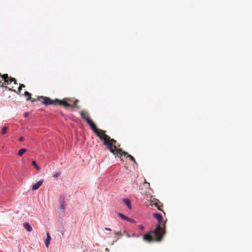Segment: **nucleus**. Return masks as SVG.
Returning <instances> with one entry per match:
<instances>
[{
	"mask_svg": "<svg viewBox=\"0 0 252 252\" xmlns=\"http://www.w3.org/2000/svg\"><path fill=\"white\" fill-rule=\"evenodd\" d=\"M19 140L20 141H23V140H24V137H20L19 138Z\"/></svg>",
	"mask_w": 252,
	"mask_h": 252,
	"instance_id": "nucleus-25",
	"label": "nucleus"
},
{
	"mask_svg": "<svg viewBox=\"0 0 252 252\" xmlns=\"http://www.w3.org/2000/svg\"><path fill=\"white\" fill-rule=\"evenodd\" d=\"M43 183L42 180H39L35 184H33L32 187V189L33 190H36L39 189V188L42 185Z\"/></svg>",
	"mask_w": 252,
	"mask_h": 252,
	"instance_id": "nucleus-6",
	"label": "nucleus"
},
{
	"mask_svg": "<svg viewBox=\"0 0 252 252\" xmlns=\"http://www.w3.org/2000/svg\"><path fill=\"white\" fill-rule=\"evenodd\" d=\"M8 79H6V81H4L5 84L8 85L12 82H14V84H17L16 80L14 78H9V81Z\"/></svg>",
	"mask_w": 252,
	"mask_h": 252,
	"instance_id": "nucleus-13",
	"label": "nucleus"
},
{
	"mask_svg": "<svg viewBox=\"0 0 252 252\" xmlns=\"http://www.w3.org/2000/svg\"><path fill=\"white\" fill-rule=\"evenodd\" d=\"M1 87H4L6 89H8L10 91H13V92H16V90H13V89H11V88H8L6 86H3V85H1Z\"/></svg>",
	"mask_w": 252,
	"mask_h": 252,
	"instance_id": "nucleus-23",
	"label": "nucleus"
},
{
	"mask_svg": "<svg viewBox=\"0 0 252 252\" xmlns=\"http://www.w3.org/2000/svg\"><path fill=\"white\" fill-rule=\"evenodd\" d=\"M153 216L157 220H162V216L161 214L158 213H155L153 214Z\"/></svg>",
	"mask_w": 252,
	"mask_h": 252,
	"instance_id": "nucleus-8",
	"label": "nucleus"
},
{
	"mask_svg": "<svg viewBox=\"0 0 252 252\" xmlns=\"http://www.w3.org/2000/svg\"><path fill=\"white\" fill-rule=\"evenodd\" d=\"M55 101L59 102L60 105H63L65 107H73L72 105L67 103L65 100H60L59 99L56 98Z\"/></svg>",
	"mask_w": 252,
	"mask_h": 252,
	"instance_id": "nucleus-5",
	"label": "nucleus"
},
{
	"mask_svg": "<svg viewBox=\"0 0 252 252\" xmlns=\"http://www.w3.org/2000/svg\"><path fill=\"white\" fill-rule=\"evenodd\" d=\"M116 142V140H115L114 139H111L110 138V140H109V143L111 144V147H112V148L113 149V151H114V152L113 153V154H115V151H117L118 150L116 149V146H114V148H115V149H114L113 148H112V144H114Z\"/></svg>",
	"mask_w": 252,
	"mask_h": 252,
	"instance_id": "nucleus-15",
	"label": "nucleus"
},
{
	"mask_svg": "<svg viewBox=\"0 0 252 252\" xmlns=\"http://www.w3.org/2000/svg\"><path fill=\"white\" fill-rule=\"evenodd\" d=\"M26 151L27 150L26 149L22 148L19 150L18 154L19 156H22L23 154L26 152Z\"/></svg>",
	"mask_w": 252,
	"mask_h": 252,
	"instance_id": "nucleus-16",
	"label": "nucleus"
},
{
	"mask_svg": "<svg viewBox=\"0 0 252 252\" xmlns=\"http://www.w3.org/2000/svg\"><path fill=\"white\" fill-rule=\"evenodd\" d=\"M117 153H118V155H117L118 156H120V157H122V155H124L125 156V157H126V156L127 155V156L128 157H129L130 158V159L132 161H133L135 164L137 165V163H136L134 158L132 156L128 155L127 153L123 152L121 149H118Z\"/></svg>",
	"mask_w": 252,
	"mask_h": 252,
	"instance_id": "nucleus-4",
	"label": "nucleus"
},
{
	"mask_svg": "<svg viewBox=\"0 0 252 252\" xmlns=\"http://www.w3.org/2000/svg\"><path fill=\"white\" fill-rule=\"evenodd\" d=\"M43 99L42 103H43V104H44L46 106H48V105H52V104H55V102H56L55 101V99L54 100H53L50 98H49L48 97H46V96H39L38 97V99Z\"/></svg>",
	"mask_w": 252,
	"mask_h": 252,
	"instance_id": "nucleus-3",
	"label": "nucleus"
},
{
	"mask_svg": "<svg viewBox=\"0 0 252 252\" xmlns=\"http://www.w3.org/2000/svg\"><path fill=\"white\" fill-rule=\"evenodd\" d=\"M23 226L27 231H28V232L32 231V227L28 222H27L24 223Z\"/></svg>",
	"mask_w": 252,
	"mask_h": 252,
	"instance_id": "nucleus-10",
	"label": "nucleus"
},
{
	"mask_svg": "<svg viewBox=\"0 0 252 252\" xmlns=\"http://www.w3.org/2000/svg\"><path fill=\"white\" fill-rule=\"evenodd\" d=\"M86 122L100 139L103 141L104 144L107 146L110 152L113 153V149L112 148L111 144L109 143L110 137L105 134L103 130L97 129L95 124L91 119L86 120Z\"/></svg>",
	"mask_w": 252,
	"mask_h": 252,
	"instance_id": "nucleus-2",
	"label": "nucleus"
},
{
	"mask_svg": "<svg viewBox=\"0 0 252 252\" xmlns=\"http://www.w3.org/2000/svg\"><path fill=\"white\" fill-rule=\"evenodd\" d=\"M8 129V127L6 126H3L1 129V134H5Z\"/></svg>",
	"mask_w": 252,
	"mask_h": 252,
	"instance_id": "nucleus-18",
	"label": "nucleus"
},
{
	"mask_svg": "<svg viewBox=\"0 0 252 252\" xmlns=\"http://www.w3.org/2000/svg\"><path fill=\"white\" fill-rule=\"evenodd\" d=\"M25 85L20 84L19 87L18 88V92H20V90H22V88H25Z\"/></svg>",
	"mask_w": 252,
	"mask_h": 252,
	"instance_id": "nucleus-22",
	"label": "nucleus"
},
{
	"mask_svg": "<svg viewBox=\"0 0 252 252\" xmlns=\"http://www.w3.org/2000/svg\"><path fill=\"white\" fill-rule=\"evenodd\" d=\"M51 240V237L49 234V233H47V238H46V239L45 241V246L47 248L49 246V245L50 243V241Z\"/></svg>",
	"mask_w": 252,
	"mask_h": 252,
	"instance_id": "nucleus-11",
	"label": "nucleus"
},
{
	"mask_svg": "<svg viewBox=\"0 0 252 252\" xmlns=\"http://www.w3.org/2000/svg\"><path fill=\"white\" fill-rule=\"evenodd\" d=\"M140 228L141 229V230H143L144 229V227L143 225H140Z\"/></svg>",
	"mask_w": 252,
	"mask_h": 252,
	"instance_id": "nucleus-28",
	"label": "nucleus"
},
{
	"mask_svg": "<svg viewBox=\"0 0 252 252\" xmlns=\"http://www.w3.org/2000/svg\"><path fill=\"white\" fill-rule=\"evenodd\" d=\"M123 202L125 203L128 209H131V201L127 198H124L123 199Z\"/></svg>",
	"mask_w": 252,
	"mask_h": 252,
	"instance_id": "nucleus-9",
	"label": "nucleus"
},
{
	"mask_svg": "<svg viewBox=\"0 0 252 252\" xmlns=\"http://www.w3.org/2000/svg\"><path fill=\"white\" fill-rule=\"evenodd\" d=\"M117 215L125 220H133L121 213H117Z\"/></svg>",
	"mask_w": 252,
	"mask_h": 252,
	"instance_id": "nucleus-12",
	"label": "nucleus"
},
{
	"mask_svg": "<svg viewBox=\"0 0 252 252\" xmlns=\"http://www.w3.org/2000/svg\"><path fill=\"white\" fill-rule=\"evenodd\" d=\"M64 209H65L64 202L63 200H62L59 206V207H58V212L60 213H63L64 210Z\"/></svg>",
	"mask_w": 252,
	"mask_h": 252,
	"instance_id": "nucleus-7",
	"label": "nucleus"
},
{
	"mask_svg": "<svg viewBox=\"0 0 252 252\" xmlns=\"http://www.w3.org/2000/svg\"><path fill=\"white\" fill-rule=\"evenodd\" d=\"M60 174L61 173L60 172H57L54 174L53 177L55 178H57L60 176Z\"/></svg>",
	"mask_w": 252,
	"mask_h": 252,
	"instance_id": "nucleus-21",
	"label": "nucleus"
},
{
	"mask_svg": "<svg viewBox=\"0 0 252 252\" xmlns=\"http://www.w3.org/2000/svg\"><path fill=\"white\" fill-rule=\"evenodd\" d=\"M29 115V114L28 112H25L24 114V117L25 118H27Z\"/></svg>",
	"mask_w": 252,
	"mask_h": 252,
	"instance_id": "nucleus-24",
	"label": "nucleus"
},
{
	"mask_svg": "<svg viewBox=\"0 0 252 252\" xmlns=\"http://www.w3.org/2000/svg\"><path fill=\"white\" fill-rule=\"evenodd\" d=\"M80 115H81V117L82 118V119H83L86 122V120L90 119L89 118H88L87 117V116L88 115L87 113H85V112H84L83 111H81V112H80Z\"/></svg>",
	"mask_w": 252,
	"mask_h": 252,
	"instance_id": "nucleus-14",
	"label": "nucleus"
},
{
	"mask_svg": "<svg viewBox=\"0 0 252 252\" xmlns=\"http://www.w3.org/2000/svg\"><path fill=\"white\" fill-rule=\"evenodd\" d=\"M104 229H105V230H107V231H111V229L108 228V227H105Z\"/></svg>",
	"mask_w": 252,
	"mask_h": 252,
	"instance_id": "nucleus-27",
	"label": "nucleus"
},
{
	"mask_svg": "<svg viewBox=\"0 0 252 252\" xmlns=\"http://www.w3.org/2000/svg\"><path fill=\"white\" fill-rule=\"evenodd\" d=\"M0 76L2 78V80H0V84L2 83V80L6 81V79H9L7 74H4L3 75H1Z\"/></svg>",
	"mask_w": 252,
	"mask_h": 252,
	"instance_id": "nucleus-17",
	"label": "nucleus"
},
{
	"mask_svg": "<svg viewBox=\"0 0 252 252\" xmlns=\"http://www.w3.org/2000/svg\"><path fill=\"white\" fill-rule=\"evenodd\" d=\"M25 95L28 96V98H27V100H29L31 98V94L28 92H25Z\"/></svg>",
	"mask_w": 252,
	"mask_h": 252,
	"instance_id": "nucleus-19",
	"label": "nucleus"
},
{
	"mask_svg": "<svg viewBox=\"0 0 252 252\" xmlns=\"http://www.w3.org/2000/svg\"><path fill=\"white\" fill-rule=\"evenodd\" d=\"M78 101V100H76L75 101H74V105H72L74 107L75 106V105L76 104L77 102Z\"/></svg>",
	"mask_w": 252,
	"mask_h": 252,
	"instance_id": "nucleus-26",
	"label": "nucleus"
},
{
	"mask_svg": "<svg viewBox=\"0 0 252 252\" xmlns=\"http://www.w3.org/2000/svg\"><path fill=\"white\" fill-rule=\"evenodd\" d=\"M166 221H158V224L153 230L143 236L145 241L150 242L152 241L160 242L165 234V223Z\"/></svg>",
	"mask_w": 252,
	"mask_h": 252,
	"instance_id": "nucleus-1",
	"label": "nucleus"
},
{
	"mask_svg": "<svg viewBox=\"0 0 252 252\" xmlns=\"http://www.w3.org/2000/svg\"><path fill=\"white\" fill-rule=\"evenodd\" d=\"M32 164L33 166H34L35 167V168L37 169V170H39V167L38 166V165H37L35 161L33 160L32 161Z\"/></svg>",
	"mask_w": 252,
	"mask_h": 252,
	"instance_id": "nucleus-20",
	"label": "nucleus"
}]
</instances>
